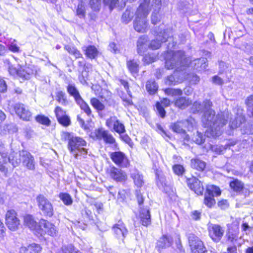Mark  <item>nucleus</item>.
Instances as JSON below:
<instances>
[{
  "label": "nucleus",
  "mask_w": 253,
  "mask_h": 253,
  "mask_svg": "<svg viewBox=\"0 0 253 253\" xmlns=\"http://www.w3.org/2000/svg\"><path fill=\"white\" fill-rule=\"evenodd\" d=\"M119 120L118 118L115 116H112L110 117L109 118L107 119L105 122V125L106 126L110 129L111 130L112 128L116 125L117 123Z\"/></svg>",
  "instance_id": "nucleus-42"
},
{
  "label": "nucleus",
  "mask_w": 253,
  "mask_h": 253,
  "mask_svg": "<svg viewBox=\"0 0 253 253\" xmlns=\"http://www.w3.org/2000/svg\"><path fill=\"white\" fill-rule=\"evenodd\" d=\"M161 6V0H153L151 7L153 9V12L151 16V21L153 24H156L160 21L161 16L159 14Z\"/></svg>",
  "instance_id": "nucleus-18"
},
{
  "label": "nucleus",
  "mask_w": 253,
  "mask_h": 253,
  "mask_svg": "<svg viewBox=\"0 0 253 253\" xmlns=\"http://www.w3.org/2000/svg\"><path fill=\"white\" fill-rule=\"evenodd\" d=\"M14 110L16 114L22 119L25 121H30L32 115L23 104L16 103L14 105Z\"/></svg>",
  "instance_id": "nucleus-15"
},
{
  "label": "nucleus",
  "mask_w": 253,
  "mask_h": 253,
  "mask_svg": "<svg viewBox=\"0 0 253 253\" xmlns=\"http://www.w3.org/2000/svg\"><path fill=\"white\" fill-rule=\"evenodd\" d=\"M82 214L84 218V225H86L92 219L91 212L90 211L85 209L82 211Z\"/></svg>",
  "instance_id": "nucleus-48"
},
{
  "label": "nucleus",
  "mask_w": 253,
  "mask_h": 253,
  "mask_svg": "<svg viewBox=\"0 0 253 253\" xmlns=\"http://www.w3.org/2000/svg\"><path fill=\"white\" fill-rule=\"evenodd\" d=\"M139 217L142 225L147 227L151 224V215L150 211L148 208H140Z\"/></svg>",
  "instance_id": "nucleus-20"
},
{
  "label": "nucleus",
  "mask_w": 253,
  "mask_h": 253,
  "mask_svg": "<svg viewBox=\"0 0 253 253\" xmlns=\"http://www.w3.org/2000/svg\"><path fill=\"white\" fill-rule=\"evenodd\" d=\"M5 221L8 228L11 230H16L20 225V221L17 217V214L13 210L7 211Z\"/></svg>",
  "instance_id": "nucleus-8"
},
{
  "label": "nucleus",
  "mask_w": 253,
  "mask_h": 253,
  "mask_svg": "<svg viewBox=\"0 0 253 253\" xmlns=\"http://www.w3.org/2000/svg\"><path fill=\"white\" fill-rule=\"evenodd\" d=\"M76 250L72 245L63 246L61 248V253H74Z\"/></svg>",
  "instance_id": "nucleus-59"
},
{
  "label": "nucleus",
  "mask_w": 253,
  "mask_h": 253,
  "mask_svg": "<svg viewBox=\"0 0 253 253\" xmlns=\"http://www.w3.org/2000/svg\"><path fill=\"white\" fill-rule=\"evenodd\" d=\"M134 16V10L130 7L127 8L122 16V21L125 24L128 23Z\"/></svg>",
  "instance_id": "nucleus-27"
},
{
  "label": "nucleus",
  "mask_w": 253,
  "mask_h": 253,
  "mask_svg": "<svg viewBox=\"0 0 253 253\" xmlns=\"http://www.w3.org/2000/svg\"><path fill=\"white\" fill-rule=\"evenodd\" d=\"M191 104V101L185 97H181L175 102V105L180 109H183Z\"/></svg>",
  "instance_id": "nucleus-29"
},
{
  "label": "nucleus",
  "mask_w": 253,
  "mask_h": 253,
  "mask_svg": "<svg viewBox=\"0 0 253 253\" xmlns=\"http://www.w3.org/2000/svg\"><path fill=\"white\" fill-rule=\"evenodd\" d=\"M177 82L178 81L173 75L168 76L165 81L166 84L169 85H175Z\"/></svg>",
  "instance_id": "nucleus-60"
},
{
  "label": "nucleus",
  "mask_w": 253,
  "mask_h": 253,
  "mask_svg": "<svg viewBox=\"0 0 253 253\" xmlns=\"http://www.w3.org/2000/svg\"><path fill=\"white\" fill-rule=\"evenodd\" d=\"M226 237L227 238V241L228 243L232 244L233 246H235L238 239V235L235 233L229 232L226 234Z\"/></svg>",
  "instance_id": "nucleus-49"
},
{
  "label": "nucleus",
  "mask_w": 253,
  "mask_h": 253,
  "mask_svg": "<svg viewBox=\"0 0 253 253\" xmlns=\"http://www.w3.org/2000/svg\"><path fill=\"white\" fill-rule=\"evenodd\" d=\"M210 237L215 242H218L221 239L224 230L223 228L218 224H211L208 227Z\"/></svg>",
  "instance_id": "nucleus-9"
},
{
  "label": "nucleus",
  "mask_w": 253,
  "mask_h": 253,
  "mask_svg": "<svg viewBox=\"0 0 253 253\" xmlns=\"http://www.w3.org/2000/svg\"><path fill=\"white\" fill-rule=\"evenodd\" d=\"M192 111L193 113H197L200 111L203 112V105L202 103L199 102L195 101L192 107Z\"/></svg>",
  "instance_id": "nucleus-57"
},
{
  "label": "nucleus",
  "mask_w": 253,
  "mask_h": 253,
  "mask_svg": "<svg viewBox=\"0 0 253 253\" xmlns=\"http://www.w3.org/2000/svg\"><path fill=\"white\" fill-rule=\"evenodd\" d=\"M86 55L89 58H95L98 55V51L97 48L93 45H89L84 47Z\"/></svg>",
  "instance_id": "nucleus-31"
},
{
  "label": "nucleus",
  "mask_w": 253,
  "mask_h": 253,
  "mask_svg": "<svg viewBox=\"0 0 253 253\" xmlns=\"http://www.w3.org/2000/svg\"><path fill=\"white\" fill-rule=\"evenodd\" d=\"M147 41V37L144 36L140 37L138 40L137 42V52L140 55L143 54L147 49V45L146 43Z\"/></svg>",
  "instance_id": "nucleus-23"
},
{
  "label": "nucleus",
  "mask_w": 253,
  "mask_h": 253,
  "mask_svg": "<svg viewBox=\"0 0 253 253\" xmlns=\"http://www.w3.org/2000/svg\"><path fill=\"white\" fill-rule=\"evenodd\" d=\"M17 76L25 80H28L30 78V74L26 72L22 67L19 68Z\"/></svg>",
  "instance_id": "nucleus-61"
},
{
  "label": "nucleus",
  "mask_w": 253,
  "mask_h": 253,
  "mask_svg": "<svg viewBox=\"0 0 253 253\" xmlns=\"http://www.w3.org/2000/svg\"><path fill=\"white\" fill-rule=\"evenodd\" d=\"M150 0H143L136 11V17L133 22V27L137 32H146L147 28L146 17L149 10Z\"/></svg>",
  "instance_id": "nucleus-4"
},
{
  "label": "nucleus",
  "mask_w": 253,
  "mask_h": 253,
  "mask_svg": "<svg viewBox=\"0 0 253 253\" xmlns=\"http://www.w3.org/2000/svg\"><path fill=\"white\" fill-rule=\"evenodd\" d=\"M174 172L177 175H182L184 172L185 169L183 167L180 165H175L172 167Z\"/></svg>",
  "instance_id": "nucleus-58"
},
{
  "label": "nucleus",
  "mask_w": 253,
  "mask_h": 253,
  "mask_svg": "<svg viewBox=\"0 0 253 253\" xmlns=\"http://www.w3.org/2000/svg\"><path fill=\"white\" fill-rule=\"evenodd\" d=\"M56 100L59 103L64 106L69 104L66 93L61 90L56 92Z\"/></svg>",
  "instance_id": "nucleus-30"
},
{
  "label": "nucleus",
  "mask_w": 253,
  "mask_h": 253,
  "mask_svg": "<svg viewBox=\"0 0 253 253\" xmlns=\"http://www.w3.org/2000/svg\"><path fill=\"white\" fill-rule=\"evenodd\" d=\"M101 2L102 0H90L89 4L93 11H97L101 8Z\"/></svg>",
  "instance_id": "nucleus-50"
},
{
  "label": "nucleus",
  "mask_w": 253,
  "mask_h": 253,
  "mask_svg": "<svg viewBox=\"0 0 253 253\" xmlns=\"http://www.w3.org/2000/svg\"><path fill=\"white\" fill-rule=\"evenodd\" d=\"M204 203L208 207L211 208L215 204V201L214 199V197L211 196V195H208L206 194L205 196Z\"/></svg>",
  "instance_id": "nucleus-51"
},
{
  "label": "nucleus",
  "mask_w": 253,
  "mask_h": 253,
  "mask_svg": "<svg viewBox=\"0 0 253 253\" xmlns=\"http://www.w3.org/2000/svg\"><path fill=\"white\" fill-rule=\"evenodd\" d=\"M230 114L228 112L215 115L214 110L205 112L202 116V122L208 127L206 134L208 137H215L221 134L222 128L228 122Z\"/></svg>",
  "instance_id": "nucleus-1"
},
{
  "label": "nucleus",
  "mask_w": 253,
  "mask_h": 253,
  "mask_svg": "<svg viewBox=\"0 0 253 253\" xmlns=\"http://www.w3.org/2000/svg\"><path fill=\"white\" fill-rule=\"evenodd\" d=\"M64 49L66 50L70 54L74 55L76 58H79L82 57V54L75 47L70 45L64 46Z\"/></svg>",
  "instance_id": "nucleus-37"
},
{
  "label": "nucleus",
  "mask_w": 253,
  "mask_h": 253,
  "mask_svg": "<svg viewBox=\"0 0 253 253\" xmlns=\"http://www.w3.org/2000/svg\"><path fill=\"white\" fill-rule=\"evenodd\" d=\"M54 112L55 113L57 119L66 115L65 112L59 106H57L55 108Z\"/></svg>",
  "instance_id": "nucleus-64"
},
{
  "label": "nucleus",
  "mask_w": 253,
  "mask_h": 253,
  "mask_svg": "<svg viewBox=\"0 0 253 253\" xmlns=\"http://www.w3.org/2000/svg\"><path fill=\"white\" fill-rule=\"evenodd\" d=\"M206 135L207 136L206 134L205 135H203V133L197 131L196 135L193 138V140L197 144H202L204 143L205 141Z\"/></svg>",
  "instance_id": "nucleus-46"
},
{
  "label": "nucleus",
  "mask_w": 253,
  "mask_h": 253,
  "mask_svg": "<svg viewBox=\"0 0 253 253\" xmlns=\"http://www.w3.org/2000/svg\"><path fill=\"white\" fill-rule=\"evenodd\" d=\"M36 120L37 122L46 126H49L50 123L49 119L43 115H38L36 117Z\"/></svg>",
  "instance_id": "nucleus-54"
},
{
  "label": "nucleus",
  "mask_w": 253,
  "mask_h": 253,
  "mask_svg": "<svg viewBox=\"0 0 253 253\" xmlns=\"http://www.w3.org/2000/svg\"><path fill=\"white\" fill-rule=\"evenodd\" d=\"M172 130L178 133H185V129L184 128L183 122L181 121H177L176 123L172 124L170 126Z\"/></svg>",
  "instance_id": "nucleus-32"
},
{
  "label": "nucleus",
  "mask_w": 253,
  "mask_h": 253,
  "mask_svg": "<svg viewBox=\"0 0 253 253\" xmlns=\"http://www.w3.org/2000/svg\"><path fill=\"white\" fill-rule=\"evenodd\" d=\"M184 129L186 128L188 130H191L194 125L195 121L192 118H189L186 120L182 121Z\"/></svg>",
  "instance_id": "nucleus-53"
},
{
  "label": "nucleus",
  "mask_w": 253,
  "mask_h": 253,
  "mask_svg": "<svg viewBox=\"0 0 253 253\" xmlns=\"http://www.w3.org/2000/svg\"><path fill=\"white\" fill-rule=\"evenodd\" d=\"M112 230L116 237L122 241L124 240L128 232L124 223L121 221H119L117 223L115 224L113 226Z\"/></svg>",
  "instance_id": "nucleus-16"
},
{
  "label": "nucleus",
  "mask_w": 253,
  "mask_h": 253,
  "mask_svg": "<svg viewBox=\"0 0 253 253\" xmlns=\"http://www.w3.org/2000/svg\"><path fill=\"white\" fill-rule=\"evenodd\" d=\"M67 91L70 96L74 97L76 102L82 98L79 90L74 84H69L67 86Z\"/></svg>",
  "instance_id": "nucleus-24"
},
{
  "label": "nucleus",
  "mask_w": 253,
  "mask_h": 253,
  "mask_svg": "<svg viewBox=\"0 0 253 253\" xmlns=\"http://www.w3.org/2000/svg\"><path fill=\"white\" fill-rule=\"evenodd\" d=\"M130 177L133 179L134 184L138 188L141 187L144 184L143 176L137 170H135L130 174Z\"/></svg>",
  "instance_id": "nucleus-22"
},
{
  "label": "nucleus",
  "mask_w": 253,
  "mask_h": 253,
  "mask_svg": "<svg viewBox=\"0 0 253 253\" xmlns=\"http://www.w3.org/2000/svg\"><path fill=\"white\" fill-rule=\"evenodd\" d=\"M165 60V66L168 69L175 68L177 71L184 70L189 64V60L185 57L184 52L181 50L168 51Z\"/></svg>",
  "instance_id": "nucleus-3"
},
{
  "label": "nucleus",
  "mask_w": 253,
  "mask_h": 253,
  "mask_svg": "<svg viewBox=\"0 0 253 253\" xmlns=\"http://www.w3.org/2000/svg\"><path fill=\"white\" fill-rule=\"evenodd\" d=\"M42 247L39 244L33 243L27 247H22L20 249V253H39Z\"/></svg>",
  "instance_id": "nucleus-21"
},
{
  "label": "nucleus",
  "mask_w": 253,
  "mask_h": 253,
  "mask_svg": "<svg viewBox=\"0 0 253 253\" xmlns=\"http://www.w3.org/2000/svg\"><path fill=\"white\" fill-rule=\"evenodd\" d=\"M191 166L193 169L199 171H203L206 168V164L199 159H194L191 160Z\"/></svg>",
  "instance_id": "nucleus-28"
},
{
  "label": "nucleus",
  "mask_w": 253,
  "mask_h": 253,
  "mask_svg": "<svg viewBox=\"0 0 253 253\" xmlns=\"http://www.w3.org/2000/svg\"><path fill=\"white\" fill-rule=\"evenodd\" d=\"M92 137L96 140H103L106 144L112 145L115 147L117 145L116 139L113 135L102 127L95 129L94 132L92 133Z\"/></svg>",
  "instance_id": "nucleus-6"
},
{
  "label": "nucleus",
  "mask_w": 253,
  "mask_h": 253,
  "mask_svg": "<svg viewBox=\"0 0 253 253\" xmlns=\"http://www.w3.org/2000/svg\"><path fill=\"white\" fill-rule=\"evenodd\" d=\"M121 1V3L125 4L124 0H103L104 4L109 7L110 10H112L113 8L116 6L118 3Z\"/></svg>",
  "instance_id": "nucleus-45"
},
{
  "label": "nucleus",
  "mask_w": 253,
  "mask_h": 253,
  "mask_svg": "<svg viewBox=\"0 0 253 253\" xmlns=\"http://www.w3.org/2000/svg\"><path fill=\"white\" fill-rule=\"evenodd\" d=\"M127 66L132 74H136L139 71L138 64L134 60L128 61L127 62Z\"/></svg>",
  "instance_id": "nucleus-34"
},
{
  "label": "nucleus",
  "mask_w": 253,
  "mask_h": 253,
  "mask_svg": "<svg viewBox=\"0 0 253 253\" xmlns=\"http://www.w3.org/2000/svg\"><path fill=\"white\" fill-rule=\"evenodd\" d=\"M19 156L21 158L23 165L28 169L33 170L35 168V162L34 157L26 150L19 151Z\"/></svg>",
  "instance_id": "nucleus-10"
},
{
  "label": "nucleus",
  "mask_w": 253,
  "mask_h": 253,
  "mask_svg": "<svg viewBox=\"0 0 253 253\" xmlns=\"http://www.w3.org/2000/svg\"><path fill=\"white\" fill-rule=\"evenodd\" d=\"M165 92L168 95L172 96L181 95L182 94V90L180 89H175L173 88H168L165 90Z\"/></svg>",
  "instance_id": "nucleus-47"
},
{
  "label": "nucleus",
  "mask_w": 253,
  "mask_h": 253,
  "mask_svg": "<svg viewBox=\"0 0 253 253\" xmlns=\"http://www.w3.org/2000/svg\"><path fill=\"white\" fill-rule=\"evenodd\" d=\"M156 107L159 115L162 118H164L165 117L166 111L163 106L160 102H157L156 104Z\"/></svg>",
  "instance_id": "nucleus-62"
},
{
  "label": "nucleus",
  "mask_w": 253,
  "mask_h": 253,
  "mask_svg": "<svg viewBox=\"0 0 253 253\" xmlns=\"http://www.w3.org/2000/svg\"><path fill=\"white\" fill-rule=\"evenodd\" d=\"M90 104L98 111H102L105 109V105L96 98H91Z\"/></svg>",
  "instance_id": "nucleus-36"
},
{
  "label": "nucleus",
  "mask_w": 253,
  "mask_h": 253,
  "mask_svg": "<svg viewBox=\"0 0 253 253\" xmlns=\"http://www.w3.org/2000/svg\"><path fill=\"white\" fill-rule=\"evenodd\" d=\"M77 15L81 18L85 16V9L84 5L81 2L78 5L76 10Z\"/></svg>",
  "instance_id": "nucleus-52"
},
{
  "label": "nucleus",
  "mask_w": 253,
  "mask_h": 253,
  "mask_svg": "<svg viewBox=\"0 0 253 253\" xmlns=\"http://www.w3.org/2000/svg\"><path fill=\"white\" fill-rule=\"evenodd\" d=\"M20 158L19 155L16 153L12 152L9 155L7 159H6V163L8 162L11 164L13 168H15L19 166L21 162V160Z\"/></svg>",
  "instance_id": "nucleus-25"
},
{
  "label": "nucleus",
  "mask_w": 253,
  "mask_h": 253,
  "mask_svg": "<svg viewBox=\"0 0 253 253\" xmlns=\"http://www.w3.org/2000/svg\"><path fill=\"white\" fill-rule=\"evenodd\" d=\"M244 117L242 116H239L235 117L234 120L230 122L229 126L231 128L234 129L239 127L240 125L244 121Z\"/></svg>",
  "instance_id": "nucleus-39"
},
{
  "label": "nucleus",
  "mask_w": 253,
  "mask_h": 253,
  "mask_svg": "<svg viewBox=\"0 0 253 253\" xmlns=\"http://www.w3.org/2000/svg\"><path fill=\"white\" fill-rule=\"evenodd\" d=\"M211 149L212 151L215 152L217 154H220L226 148L223 146L211 145Z\"/></svg>",
  "instance_id": "nucleus-63"
},
{
  "label": "nucleus",
  "mask_w": 253,
  "mask_h": 253,
  "mask_svg": "<svg viewBox=\"0 0 253 253\" xmlns=\"http://www.w3.org/2000/svg\"><path fill=\"white\" fill-rule=\"evenodd\" d=\"M243 184L240 181L236 179L230 183V186L231 189L236 192H239L243 188Z\"/></svg>",
  "instance_id": "nucleus-40"
},
{
  "label": "nucleus",
  "mask_w": 253,
  "mask_h": 253,
  "mask_svg": "<svg viewBox=\"0 0 253 253\" xmlns=\"http://www.w3.org/2000/svg\"><path fill=\"white\" fill-rule=\"evenodd\" d=\"M172 243L173 239L171 236L164 235L157 241L155 248L159 253H161L163 249L170 247Z\"/></svg>",
  "instance_id": "nucleus-14"
},
{
  "label": "nucleus",
  "mask_w": 253,
  "mask_h": 253,
  "mask_svg": "<svg viewBox=\"0 0 253 253\" xmlns=\"http://www.w3.org/2000/svg\"><path fill=\"white\" fill-rule=\"evenodd\" d=\"M168 30H164L163 33L160 32L156 37V40L152 41L149 45V48L153 50L158 49L161 45V43L166 42L169 38V35L168 34Z\"/></svg>",
  "instance_id": "nucleus-11"
},
{
  "label": "nucleus",
  "mask_w": 253,
  "mask_h": 253,
  "mask_svg": "<svg viewBox=\"0 0 253 253\" xmlns=\"http://www.w3.org/2000/svg\"><path fill=\"white\" fill-rule=\"evenodd\" d=\"M39 228L44 233L49 235L54 236L57 234L55 226L44 219H41L39 222Z\"/></svg>",
  "instance_id": "nucleus-12"
},
{
  "label": "nucleus",
  "mask_w": 253,
  "mask_h": 253,
  "mask_svg": "<svg viewBox=\"0 0 253 253\" xmlns=\"http://www.w3.org/2000/svg\"><path fill=\"white\" fill-rule=\"evenodd\" d=\"M76 103L80 106V108L84 111L87 116L91 114V110L88 104L82 98L76 102Z\"/></svg>",
  "instance_id": "nucleus-33"
},
{
  "label": "nucleus",
  "mask_w": 253,
  "mask_h": 253,
  "mask_svg": "<svg viewBox=\"0 0 253 253\" xmlns=\"http://www.w3.org/2000/svg\"><path fill=\"white\" fill-rule=\"evenodd\" d=\"M24 223L31 230H37L39 228L38 226L37 222L34 220L33 217L30 215H27L24 217Z\"/></svg>",
  "instance_id": "nucleus-26"
},
{
  "label": "nucleus",
  "mask_w": 253,
  "mask_h": 253,
  "mask_svg": "<svg viewBox=\"0 0 253 253\" xmlns=\"http://www.w3.org/2000/svg\"><path fill=\"white\" fill-rule=\"evenodd\" d=\"M59 197L60 199L63 201L64 204L66 205H71L73 203L71 197L69 194L66 193H61L59 194Z\"/></svg>",
  "instance_id": "nucleus-44"
},
{
  "label": "nucleus",
  "mask_w": 253,
  "mask_h": 253,
  "mask_svg": "<svg viewBox=\"0 0 253 253\" xmlns=\"http://www.w3.org/2000/svg\"><path fill=\"white\" fill-rule=\"evenodd\" d=\"M36 201L39 210L45 216L51 217L54 213L53 207L51 202L45 196L39 195Z\"/></svg>",
  "instance_id": "nucleus-5"
},
{
  "label": "nucleus",
  "mask_w": 253,
  "mask_h": 253,
  "mask_svg": "<svg viewBox=\"0 0 253 253\" xmlns=\"http://www.w3.org/2000/svg\"><path fill=\"white\" fill-rule=\"evenodd\" d=\"M189 246L193 253H207V251L204 247L203 242L193 234L188 236Z\"/></svg>",
  "instance_id": "nucleus-7"
},
{
  "label": "nucleus",
  "mask_w": 253,
  "mask_h": 253,
  "mask_svg": "<svg viewBox=\"0 0 253 253\" xmlns=\"http://www.w3.org/2000/svg\"><path fill=\"white\" fill-rule=\"evenodd\" d=\"M110 158L116 165L120 167H127L128 165V160L123 152H112L110 154Z\"/></svg>",
  "instance_id": "nucleus-13"
},
{
  "label": "nucleus",
  "mask_w": 253,
  "mask_h": 253,
  "mask_svg": "<svg viewBox=\"0 0 253 253\" xmlns=\"http://www.w3.org/2000/svg\"><path fill=\"white\" fill-rule=\"evenodd\" d=\"M146 87L150 94H155L158 90V85L154 81H148L146 83Z\"/></svg>",
  "instance_id": "nucleus-35"
},
{
  "label": "nucleus",
  "mask_w": 253,
  "mask_h": 253,
  "mask_svg": "<svg viewBox=\"0 0 253 253\" xmlns=\"http://www.w3.org/2000/svg\"><path fill=\"white\" fill-rule=\"evenodd\" d=\"M110 175L112 179L117 182L125 181L127 179V175L125 172L114 167L111 169Z\"/></svg>",
  "instance_id": "nucleus-19"
},
{
  "label": "nucleus",
  "mask_w": 253,
  "mask_h": 253,
  "mask_svg": "<svg viewBox=\"0 0 253 253\" xmlns=\"http://www.w3.org/2000/svg\"><path fill=\"white\" fill-rule=\"evenodd\" d=\"M202 105L203 113L207 111L213 110L211 109V107L213 105L212 102L210 100L206 99L204 100L202 103Z\"/></svg>",
  "instance_id": "nucleus-56"
},
{
  "label": "nucleus",
  "mask_w": 253,
  "mask_h": 253,
  "mask_svg": "<svg viewBox=\"0 0 253 253\" xmlns=\"http://www.w3.org/2000/svg\"><path fill=\"white\" fill-rule=\"evenodd\" d=\"M188 187L197 194H202L204 191V187L200 180L195 176L187 179Z\"/></svg>",
  "instance_id": "nucleus-17"
},
{
  "label": "nucleus",
  "mask_w": 253,
  "mask_h": 253,
  "mask_svg": "<svg viewBox=\"0 0 253 253\" xmlns=\"http://www.w3.org/2000/svg\"><path fill=\"white\" fill-rule=\"evenodd\" d=\"M60 124L64 126L67 127L70 125L71 120L69 116L65 115L57 119Z\"/></svg>",
  "instance_id": "nucleus-55"
},
{
  "label": "nucleus",
  "mask_w": 253,
  "mask_h": 253,
  "mask_svg": "<svg viewBox=\"0 0 253 253\" xmlns=\"http://www.w3.org/2000/svg\"><path fill=\"white\" fill-rule=\"evenodd\" d=\"M207 194L211 195L214 197L219 196L221 194V191L218 187L212 185L208 187Z\"/></svg>",
  "instance_id": "nucleus-43"
},
{
  "label": "nucleus",
  "mask_w": 253,
  "mask_h": 253,
  "mask_svg": "<svg viewBox=\"0 0 253 253\" xmlns=\"http://www.w3.org/2000/svg\"><path fill=\"white\" fill-rule=\"evenodd\" d=\"M62 141H68L67 148L75 158L79 155H86L87 149L85 148L86 142L82 137L76 136L73 133L63 131L61 134Z\"/></svg>",
  "instance_id": "nucleus-2"
},
{
  "label": "nucleus",
  "mask_w": 253,
  "mask_h": 253,
  "mask_svg": "<svg viewBox=\"0 0 253 253\" xmlns=\"http://www.w3.org/2000/svg\"><path fill=\"white\" fill-rule=\"evenodd\" d=\"M1 158L3 159V163L0 162V172L2 173L4 176H7L8 168L5 166L6 164V157L7 155L5 153H1Z\"/></svg>",
  "instance_id": "nucleus-38"
},
{
  "label": "nucleus",
  "mask_w": 253,
  "mask_h": 253,
  "mask_svg": "<svg viewBox=\"0 0 253 253\" xmlns=\"http://www.w3.org/2000/svg\"><path fill=\"white\" fill-rule=\"evenodd\" d=\"M111 130H114L120 135L124 134L126 131L124 125L120 120L118 121V123Z\"/></svg>",
  "instance_id": "nucleus-41"
}]
</instances>
